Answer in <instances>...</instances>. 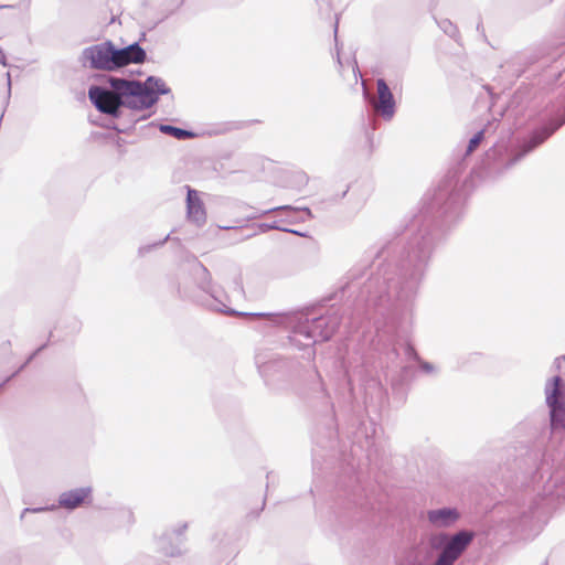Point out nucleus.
Returning <instances> with one entry per match:
<instances>
[{
	"instance_id": "nucleus-1",
	"label": "nucleus",
	"mask_w": 565,
	"mask_h": 565,
	"mask_svg": "<svg viewBox=\"0 0 565 565\" xmlns=\"http://www.w3.org/2000/svg\"><path fill=\"white\" fill-rule=\"evenodd\" d=\"M109 83L113 90L92 86L88 96L99 111L113 116L117 115L121 105L138 110L150 108L160 94L169 93L166 83L153 76L148 77L145 83L115 77Z\"/></svg>"
},
{
	"instance_id": "nucleus-2",
	"label": "nucleus",
	"mask_w": 565,
	"mask_h": 565,
	"mask_svg": "<svg viewBox=\"0 0 565 565\" xmlns=\"http://www.w3.org/2000/svg\"><path fill=\"white\" fill-rule=\"evenodd\" d=\"M84 65L95 70L116 71L130 64H140L146 60V52L136 43L117 47L110 41L86 47L82 53Z\"/></svg>"
},
{
	"instance_id": "nucleus-3",
	"label": "nucleus",
	"mask_w": 565,
	"mask_h": 565,
	"mask_svg": "<svg viewBox=\"0 0 565 565\" xmlns=\"http://www.w3.org/2000/svg\"><path fill=\"white\" fill-rule=\"evenodd\" d=\"M473 539L475 532L469 530L431 533L428 536V545L437 554L431 565H454L465 554Z\"/></svg>"
},
{
	"instance_id": "nucleus-4",
	"label": "nucleus",
	"mask_w": 565,
	"mask_h": 565,
	"mask_svg": "<svg viewBox=\"0 0 565 565\" xmlns=\"http://www.w3.org/2000/svg\"><path fill=\"white\" fill-rule=\"evenodd\" d=\"M548 407L550 428L553 436L565 431V381L559 376L550 379L544 388Z\"/></svg>"
},
{
	"instance_id": "nucleus-5",
	"label": "nucleus",
	"mask_w": 565,
	"mask_h": 565,
	"mask_svg": "<svg viewBox=\"0 0 565 565\" xmlns=\"http://www.w3.org/2000/svg\"><path fill=\"white\" fill-rule=\"evenodd\" d=\"M375 111L385 119H391L395 113V100L392 92L383 79L377 81V97L372 100Z\"/></svg>"
},
{
	"instance_id": "nucleus-6",
	"label": "nucleus",
	"mask_w": 565,
	"mask_h": 565,
	"mask_svg": "<svg viewBox=\"0 0 565 565\" xmlns=\"http://www.w3.org/2000/svg\"><path fill=\"white\" fill-rule=\"evenodd\" d=\"M460 518L461 513L459 510L450 507L433 509L427 512V520L429 524L436 529L452 527Z\"/></svg>"
},
{
	"instance_id": "nucleus-7",
	"label": "nucleus",
	"mask_w": 565,
	"mask_h": 565,
	"mask_svg": "<svg viewBox=\"0 0 565 565\" xmlns=\"http://www.w3.org/2000/svg\"><path fill=\"white\" fill-rule=\"evenodd\" d=\"M188 216L196 224L205 222V210L198 192L194 190L188 191Z\"/></svg>"
},
{
	"instance_id": "nucleus-8",
	"label": "nucleus",
	"mask_w": 565,
	"mask_h": 565,
	"mask_svg": "<svg viewBox=\"0 0 565 565\" xmlns=\"http://www.w3.org/2000/svg\"><path fill=\"white\" fill-rule=\"evenodd\" d=\"M89 488H81L68 492H64L60 497V505L72 510L84 503L85 500L89 498Z\"/></svg>"
},
{
	"instance_id": "nucleus-9",
	"label": "nucleus",
	"mask_w": 565,
	"mask_h": 565,
	"mask_svg": "<svg viewBox=\"0 0 565 565\" xmlns=\"http://www.w3.org/2000/svg\"><path fill=\"white\" fill-rule=\"evenodd\" d=\"M553 131H554L553 129L552 130L544 129L543 131L535 134L531 138V140H530L529 145L526 146V148L524 149L523 154L526 153V152H530L536 146L542 143L548 136L552 135Z\"/></svg>"
},
{
	"instance_id": "nucleus-10",
	"label": "nucleus",
	"mask_w": 565,
	"mask_h": 565,
	"mask_svg": "<svg viewBox=\"0 0 565 565\" xmlns=\"http://www.w3.org/2000/svg\"><path fill=\"white\" fill-rule=\"evenodd\" d=\"M160 131H162L164 134L172 135L177 139H184V138H188L191 136V134L189 131L180 129V128H175V127H172L169 125H161Z\"/></svg>"
},
{
	"instance_id": "nucleus-11",
	"label": "nucleus",
	"mask_w": 565,
	"mask_h": 565,
	"mask_svg": "<svg viewBox=\"0 0 565 565\" xmlns=\"http://www.w3.org/2000/svg\"><path fill=\"white\" fill-rule=\"evenodd\" d=\"M482 137H483V132L480 131L473 138H471V140L469 141V146H468V152H472L478 147V145L482 140Z\"/></svg>"
},
{
	"instance_id": "nucleus-12",
	"label": "nucleus",
	"mask_w": 565,
	"mask_h": 565,
	"mask_svg": "<svg viewBox=\"0 0 565 565\" xmlns=\"http://www.w3.org/2000/svg\"><path fill=\"white\" fill-rule=\"evenodd\" d=\"M217 309H218V310H222V311H226V312H227V311L234 312V311L231 309L230 305H226V303H223V302L221 303V307H218Z\"/></svg>"
},
{
	"instance_id": "nucleus-13",
	"label": "nucleus",
	"mask_w": 565,
	"mask_h": 565,
	"mask_svg": "<svg viewBox=\"0 0 565 565\" xmlns=\"http://www.w3.org/2000/svg\"><path fill=\"white\" fill-rule=\"evenodd\" d=\"M0 54H1V56H0V63H1L2 65H4V66H6V65H7V63H6V57H4V55L2 54V52H1V51H0Z\"/></svg>"
},
{
	"instance_id": "nucleus-14",
	"label": "nucleus",
	"mask_w": 565,
	"mask_h": 565,
	"mask_svg": "<svg viewBox=\"0 0 565 565\" xmlns=\"http://www.w3.org/2000/svg\"><path fill=\"white\" fill-rule=\"evenodd\" d=\"M423 369H424L425 371H427V372H429V371L431 370L430 365H428V364H426V363H425V364H423Z\"/></svg>"
},
{
	"instance_id": "nucleus-15",
	"label": "nucleus",
	"mask_w": 565,
	"mask_h": 565,
	"mask_svg": "<svg viewBox=\"0 0 565 565\" xmlns=\"http://www.w3.org/2000/svg\"><path fill=\"white\" fill-rule=\"evenodd\" d=\"M226 301H227L228 303H232L233 299H232L231 297H227V296H226Z\"/></svg>"
},
{
	"instance_id": "nucleus-16",
	"label": "nucleus",
	"mask_w": 565,
	"mask_h": 565,
	"mask_svg": "<svg viewBox=\"0 0 565 565\" xmlns=\"http://www.w3.org/2000/svg\"><path fill=\"white\" fill-rule=\"evenodd\" d=\"M270 317L273 318L274 321H276L278 318L277 316H270Z\"/></svg>"
},
{
	"instance_id": "nucleus-17",
	"label": "nucleus",
	"mask_w": 565,
	"mask_h": 565,
	"mask_svg": "<svg viewBox=\"0 0 565 565\" xmlns=\"http://www.w3.org/2000/svg\"><path fill=\"white\" fill-rule=\"evenodd\" d=\"M239 296V290L236 291L235 298Z\"/></svg>"
},
{
	"instance_id": "nucleus-18",
	"label": "nucleus",
	"mask_w": 565,
	"mask_h": 565,
	"mask_svg": "<svg viewBox=\"0 0 565 565\" xmlns=\"http://www.w3.org/2000/svg\"><path fill=\"white\" fill-rule=\"evenodd\" d=\"M7 77H8V81L10 82V74L9 73L7 74Z\"/></svg>"
}]
</instances>
